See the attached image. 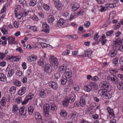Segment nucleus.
Here are the masks:
<instances>
[{"mask_svg":"<svg viewBox=\"0 0 123 123\" xmlns=\"http://www.w3.org/2000/svg\"><path fill=\"white\" fill-rule=\"evenodd\" d=\"M113 31H110L107 32L106 33V35L108 36H110L113 32Z\"/></svg>","mask_w":123,"mask_h":123,"instance_id":"obj_59","label":"nucleus"},{"mask_svg":"<svg viewBox=\"0 0 123 123\" xmlns=\"http://www.w3.org/2000/svg\"><path fill=\"white\" fill-rule=\"evenodd\" d=\"M18 107L17 105L15 104L13 105L12 112L13 113H15L18 112Z\"/></svg>","mask_w":123,"mask_h":123,"instance_id":"obj_19","label":"nucleus"},{"mask_svg":"<svg viewBox=\"0 0 123 123\" xmlns=\"http://www.w3.org/2000/svg\"><path fill=\"white\" fill-rule=\"evenodd\" d=\"M50 109L53 111H56L57 109L56 105L54 103H50L49 104Z\"/></svg>","mask_w":123,"mask_h":123,"instance_id":"obj_12","label":"nucleus"},{"mask_svg":"<svg viewBox=\"0 0 123 123\" xmlns=\"http://www.w3.org/2000/svg\"><path fill=\"white\" fill-rule=\"evenodd\" d=\"M95 35H96L94 38V40L95 41H97L98 40V38L99 37V36H98V34H95Z\"/></svg>","mask_w":123,"mask_h":123,"instance_id":"obj_61","label":"nucleus"},{"mask_svg":"<svg viewBox=\"0 0 123 123\" xmlns=\"http://www.w3.org/2000/svg\"><path fill=\"white\" fill-rule=\"evenodd\" d=\"M6 64L5 62L3 61L0 63V65L2 67H4L6 65Z\"/></svg>","mask_w":123,"mask_h":123,"instance_id":"obj_58","label":"nucleus"},{"mask_svg":"<svg viewBox=\"0 0 123 123\" xmlns=\"http://www.w3.org/2000/svg\"><path fill=\"white\" fill-rule=\"evenodd\" d=\"M84 87V89L87 92H90L92 90V88L90 84L89 85H85Z\"/></svg>","mask_w":123,"mask_h":123,"instance_id":"obj_24","label":"nucleus"},{"mask_svg":"<svg viewBox=\"0 0 123 123\" xmlns=\"http://www.w3.org/2000/svg\"><path fill=\"white\" fill-rule=\"evenodd\" d=\"M101 44L102 45H104L106 43L107 41L106 39H101Z\"/></svg>","mask_w":123,"mask_h":123,"instance_id":"obj_62","label":"nucleus"},{"mask_svg":"<svg viewBox=\"0 0 123 123\" xmlns=\"http://www.w3.org/2000/svg\"><path fill=\"white\" fill-rule=\"evenodd\" d=\"M68 65L64 64H63L62 66L60 67L58 69V71L61 73H64L65 71L66 68H67Z\"/></svg>","mask_w":123,"mask_h":123,"instance_id":"obj_10","label":"nucleus"},{"mask_svg":"<svg viewBox=\"0 0 123 123\" xmlns=\"http://www.w3.org/2000/svg\"><path fill=\"white\" fill-rule=\"evenodd\" d=\"M55 6L59 10H61L62 7V4L60 2L55 3Z\"/></svg>","mask_w":123,"mask_h":123,"instance_id":"obj_26","label":"nucleus"},{"mask_svg":"<svg viewBox=\"0 0 123 123\" xmlns=\"http://www.w3.org/2000/svg\"><path fill=\"white\" fill-rule=\"evenodd\" d=\"M65 22V21L62 18H61L58 21L57 25L58 26H62V27H64L63 26V24Z\"/></svg>","mask_w":123,"mask_h":123,"instance_id":"obj_15","label":"nucleus"},{"mask_svg":"<svg viewBox=\"0 0 123 123\" xmlns=\"http://www.w3.org/2000/svg\"><path fill=\"white\" fill-rule=\"evenodd\" d=\"M27 79L25 77H24L22 79V82L24 83H25L27 82Z\"/></svg>","mask_w":123,"mask_h":123,"instance_id":"obj_63","label":"nucleus"},{"mask_svg":"<svg viewBox=\"0 0 123 123\" xmlns=\"http://www.w3.org/2000/svg\"><path fill=\"white\" fill-rule=\"evenodd\" d=\"M107 7H102V8L100 9V10L101 12H102L103 11H106V10L107 9Z\"/></svg>","mask_w":123,"mask_h":123,"instance_id":"obj_57","label":"nucleus"},{"mask_svg":"<svg viewBox=\"0 0 123 123\" xmlns=\"http://www.w3.org/2000/svg\"><path fill=\"white\" fill-rule=\"evenodd\" d=\"M110 86V84L105 81H103L101 82L100 85V87L104 89H106L107 92L110 91V89H109V86Z\"/></svg>","mask_w":123,"mask_h":123,"instance_id":"obj_3","label":"nucleus"},{"mask_svg":"<svg viewBox=\"0 0 123 123\" xmlns=\"http://www.w3.org/2000/svg\"><path fill=\"white\" fill-rule=\"evenodd\" d=\"M35 117L36 120L38 122H41L42 119L41 116L38 113H36L35 114Z\"/></svg>","mask_w":123,"mask_h":123,"instance_id":"obj_14","label":"nucleus"},{"mask_svg":"<svg viewBox=\"0 0 123 123\" xmlns=\"http://www.w3.org/2000/svg\"><path fill=\"white\" fill-rule=\"evenodd\" d=\"M12 59L15 61H18L19 60V59L18 57H16L15 56L11 57L10 58L8 59L9 60H10Z\"/></svg>","mask_w":123,"mask_h":123,"instance_id":"obj_46","label":"nucleus"},{"mask_svg":"<svg viewBox=\"0 0 123 123\" xmlns=\"http://www.w3.org/2000/svg\"><path fill=\"white\" fill-rule=\"evenodd\" d=\"M49 86L54 90H56L58 88L57 84L56 82L53 81H50L49 83Z\"/></svg>","mask_w":123,"mask_h":123,"instance_id":"obj_8","label":"nucleus"},{"mask_svg":"<svg viewBox=\"0 0 123 123\" xmlns=\"http://www.w3.org/2000/svg\"><path fill=\"white\" fill-rule=\"evenodd\" d=\"M31 99L28 98H25L24 101H22V104L24 105L26 104L28 102L29 100Z\"/></svg>","mask_w":123,"mask_h":123,"instance_id":"obj_43","label":"nucleus"},{"mask_svg":"<svg viewBox=\"0 0 123 123\" xmlns=\"http://www.w3.org/2000/svg\"><path fill=\"white\" fill-rule=\"evenodd\" d=\"M118 84V85H117V88L119 90H123V83L122 82L121 83L119 82Z\"/></svg>","mask_w":123,"mask_h":123,"instance_id":"obj_40","label":"nucleus"},{"mask_svg":"<svg viewBox=\"0 0 123 123\" xmlns=\"http://www.w3.org/2000/svg\"><path fill=\"white\" fill-rule=\"evenodd\" d=\"M64 74L66 75L65 76H67L68 78H70L71 77L72 72L71 70L69 69H67L66 68L64 72Z\"/></svg>","mask_w":123,"mask_h":123,"instance_id":"obj_11","label":"nucleus"},{"mask_svg":"<svg viewBox=\"0 0 123 123\" xmlns=\"http://www.w3.org/2000/svg\"><path fill=\"white\" fill-rule=\"evenodd\" d=\"M44 71L48 73H50L52 71V67L50 64H46L44 68Z\"/></svg>","mask_w":123,"mask_h":123,"instance_id":"obj_6","label":"nucleus"},{"mask_svg":"<svg viewBox=\"0 0 123 123\" xmlns=\"http://www.w3.org/2000/svg\"><path fill=\"white\" fill-rule=\"evenodd\" d=\"M43 60H42V61L40 60L38 61V64L40 66L42 67H44L43 63Z\"/></svg>","mask_w":123,"mask_h":123,"instance_id":"obj_54","label":"nucleus"},{"mask_svg":"<svg viewBox=\"0 0 123 123\" xmlns=\"http://www.w3.org/2000/svg\"><path fill=\"white\" fill-rule=\"evenodd\" d=\"M42 27L43 28V29H45L47 28H49V26L47 24H43L42 25Z\"/></svg>","mask_w":123,"mask_h":123,"instance_id":"obj_49","label":"nucleus"},{"mask_svg":"<svg viewBox=\"0 0 123 123\" xmlns=\"http://www.w3.org/2000/svg\"><path fill=\"white\" fill-rule=\"evenodd\" d=\"M40 97L43 98H45L46 97V94L44 92V91H41L40 94Z\"/></svg>","mask_w":123,"mask_h":123,"instance_id":"obj_41","label":"nucleus"},{"mask_svg":"<svg viewBox=\"0 0 123 123\" xmlns=\"http://www.w3.org/2000/svg\"><path fill=\"white\" fill-rule=\"evenodd\" d=\"M108 7L109 8H113L114 7V6L113 5V4H109L108 5Z\"/></svg>","mask_w":123,"mask_h":123,"instance_id":"obj_60","label":"nucleus"},{"mask_svg":"<svg viewBox=\"0 0 123 123\" xmlns=\"http://www.w3.org/2000/svg\"><path fill=\"white\" fill-rule=\"evenodd\" d=\"M43 8L46 11H48L50 9V7L49 6L45 4H44L43 6Z\"/></svg>","mask_w":123,"mask_h":123,"instance_id":"obj_44","label":"nucleus"},{"mask_svg":"<svg viewBox=\"0 0 123 123\" xmlns=\"http://www.w3.org/2000/svg\"><path fill=\"white\" fill-rule=\"evenodd\" d=\"M19 2L24 7H25L27 6V4L26 1L24 0H19Z\"/></svg>","mask_w":123,"mask_h":123,"instance_id":"obj_28","label":"nucleus"},{"mask_svg":"<svg viewBox=\"0 0 123 123\" xmlns=\"http://www.w3.org/2000/svg\"><path fill=\"white\" fill-rule=\"evenodd\" d=\"M6 80L5 75L3 73H0V80L2 81H5Z\"/></svg>","mask_w":123,"mask_h":123,"instance_id":"obj_22","label":"nucleus"},{"mask_svg":"<svg viewBox=\"0 0 123 123\" xmlns=\"http://www.w3.org/2000/svg\"><path fill=\"white\" fill-rule=\"evenodd\" d=\"M40 44L43 48H45L47 46V44L45 43L40 42Z\"/></svg>","mask_w":123,"mask_h":123,"instance_id":"obj_50","label":"nucleus"},{"mask_svg":"<svg viewBox=\"0 0 123 123\" xmlns=\"http://www.w3.org/2000/svg\"><path fill=\"white\" fill-rule=\"evenodd\" d=\"M28 109L29 114L30 115H31L32 113L34 110L33 107L32 106H29L28 107Z\"/></svg>","mask_w":123,"mask_h":123,"instance_id":"obj_31","label":"nucleus"},{"mask_svg":"<svg viewBox=\"0 0 123 123\" xmlns=\"http://www.w3.org/2000/svg\"><path fill=\"white\" fill-rule=\"evenodd\" d=\"M107 110L109 112V115L111 116V117H112L113 118H115V115L113 110L112 109H111L110 108H108Z\"/></svg>","mask_w":123,"mask_h":123,"instance_id":"obj_13","label":"nucleus"},{"mask_svg":"<svg viewBox=\"0 0 123 123\" xmlns=\"http://www.w3.org/2000/svg\"><path fill=\"white\" fill-rule=\"evenodd\" d=\"M99 4H102L105 2V0H96Z\"/></svg>","mask_w":123,"mask_h":123,"instance_id":"obj_56","label":"nucleus"},{"mask_svg":"<svg viewBox=\"0 0 123 123\" xmlns=\"http://www.w3.org/2000/svg\"><path fill=\"white\" fill-rule=\"evenodd\" d=\"M75 96L74 94L73 95H71L70 96L69 98L67 99L69 101V102L70 103H71L74 102L75 100Z\"/></svg>","mask_w":123,"mask_h":123,"instance_id":"obj_20","label":"nucleus"},{"mask_svg":"<svg viewBox=\"0 0 123 123\" xmlns=\"http://www.w3.org/2000/svg\"><path fill=\"white\" fill-rule=\"evenodd\" d=\"M25 107L23 106L19 109H18V113H19V116L25 115L26 113V110L24 111Z\"/></svg>","mask_w":123,"mask_h":123,"instance_id":"obj_9","label":"nucleus"},{"mask_svg":"<svg viewBox=\"0 0 123 123\" xmlns=\"http://www.w3.org/2000/svg\"><path fill=\"white\" fill-rule=\"evenodd\" d=\"M7 39L9 43H13L15 41V38L12 37H8Z\"/></svg>","mask_w":123,"mask_h":123,"instance_id":"obj_36","label":"nucleus"},{"mask_svg":"<svg viewBox=\"0 0 123 123\" xmlns=\"http://www.w3.org/2000/svg\"><path fill=\"white\" fill-rule=\"evenodd\" d=\"M80 7L79 5L77 3H75L73 4V6H72V10L74 11L77 10Z\"/></svg>","mask_w":123,"mask_h":123,"instance_id":"obj_16","label":"nucleus"},{"mask_svg":"<svg viewBox=\"0 0 123 123\" xmlns=\"http://www.w3.org/2000/svg\"><path fill=\"white\" fill-rule=\"evenodd\" d=\"M86 53H87V56L89 57V58H91V55L92 52H91L89 51H86Z\"/></svg>","mask_w":123,"mask_h":123,"instance_id":"obj_47","label":"nucleus"},{"mask_svg":"<svg viewBox=\"0 0 123 123\" xmlns=\"http://www.w3.org/2000/svg\"><path fill=\"white\" fill-rule=\"evenodd\" d=\"M107 79L109 80H110L114 84H118L119 82L118 79L113 74H110L109 76L107 77Z\"/></svg>","mask_w":123,"mask_h":123,"instance_id":"obj_2","label":"nucleus"},{"mask_svg":"<svg viewBox=\"0 0 123 123\" xmlns=\"http://www.w3.org/2000/svg\"><path fill=\"white\" fill-rule=\"evenodd\" d=\"M70 52V51L68 49H67L62 53L63 55H66L69 54Z\"/></svg>","mask_w":123,"mask_h":123,"instance_id":"obj_45","label":"nucleus"},{"mask_svg":"<svg viewBox=\"0 0 123 123\" xmlns=\"http://www.w3.org/2000/svg\"><path fill=\"white\" fill-rule=\"evenodd\" d=\"M92 79L95 81H96L98 80V77L97 76H95L93 77L92 78Z\"/></svg>","mask_w":123,"mask_h":123,"instance_id":"obj_64","label":"nucleus"},{"mask_svg":"<svg viewBox=\"0 0 123 123\" xmlns=\"http://www.w3.org/2000/svg\"><path fill=\"white\" fill-rule=\"evenodd\" d=\"M0 30L4 35H5L7 33V31L6 28L2 27L0 28Z\"/></svg>","mask_w":123,"mask_h":123,"instance_id":"obj_38","label":"nucleus"},{"mask_svg":"<svg viewBox=\"0 0 123 123\" xmlns=\"http://www.w3.org/2000/svg\"><path fill=\"white\" fill-rule=\"evenodd\" d=\"M54 20V17L52 15H50L48 17V22L50 23H52Z\"/></svg>","mask_w":123,"mask_h":123,"instance_id":"obj_27","label":"nucleus"},{"mask_svg":"<svg viewBox=\"0 0 123 123\" xmlns=\"http://www.w3.org/2000/svg\"><path fill=\"white\" fill-rule=\"evenodd\" d=\"M69 103H70L69 102L68 100L67 99H66L64 100L62 104L64 107H67L68 106Z\"/></svg>","mask_w":123,"mask_h":123,"instance_id":"obj_29","label":"nucleus"},{"mask_svg":"<svg viewBox=\"0 0 123 123\" xmlns=\"http://www.w3.org/2000/svg\"><path fill=\"white\" fill-rule=\"evenodd\" d=\"M117 51L114 49H112L110 51L109 53V55H110L111 57H113L117 54Z\"/></svg>","mask_w":123,"mask_h":123,"instance_id":"obj_17","label":"nucleus"},{"mask_svg":"<svg viewBox=\"0 0 123 123\" xmlns=\"http://www.w3.org/2000/svg\"><path fill=\"white\" fill-rule=\"evenodd\" d=\"M6 101V99L5 98H3L0 102L1 105L3 106H4L5 104Z\"/></svg>","mask_w":123,"mask_h":123,"instance_id":"obj_35","label":"nucleus"},{"mask_svg":"<svg viewBox=\"0 0 123 123\" xmlns=\"http://www.w3.org/2000/svg\"><path fill=\"white\" fill-rule=\"evenodd\" d=\"M67 81V80L66 76H63L62 78L61 79L62 84L63 85H64L66 84Z\"/></svg>","mask_w":123,"mask_h":123,"instance_id":"obj_23","label":"nucleus"},{"mask_svg":"<svg viewBox=\"0 0 123 123\" xmlns=\"http://www.w3.org/2000/svg\"><path fill=\"white\" fill-rule=\"evenodd\" d=\"M61 75V74L57 72L55 75V76L56 79H58L60 77Z\"/></svg>","mask_w":123,"mask_h":123,"instance_id":"obj_52","label":"nucleus"},{"mask_svg":"<svg viewBox=\"0 0 123 123\" xmlns=\"http://www.w3.org/2000/svg\"><path fill=\"white\" fill-rule=\"evenodd\" d=\"M113 63H114L115 66H118V58L117 57H115L113 60Z\"/></svg>","mask_w":123,"mask_h":123,"instance_id":"obj_39","label":"nucleus"},{"mask_svg":"<svg viewBox=\"0 0 123 123\" xmlns=\"http://www.w3.org/2000/svg\"><path fill=\"white\" fill-rule=\"evenodd\" d=\"M49 61L52 64V66H54L55 68H57L58 63L56 58L54 56H52L50 58Z\"/></svg>","mask_w":123,"mask_h":123,"instance_id":"obj_4","label":"nucleus"},{"mask_svg":"<svg viewBox=\"0 0 123 123\" xmlns=\"http://www.w3.org/2000/svg\"><path fill=\"white\" fill-rule=\"evenodd\" d=\"M49 109H50L49 104L44 106L43 107V113L45 117H47L49 115Z\"/></svg>","mask_w":123,"mask_h":123,"instance_id":"obj_5","label":"nucleus"},{"mask_svg":"<svg viewBox=\"0 0 123 123\" xmlns=\"http://www.w3.org/2000/svg\"><path fill=\"white\" fill-rule=\"evenodd\" d=\"M37 3V0H31L30 3V5L31 6H34Z\"/></svg>","mask_w":123,"mask_h":123,"instance_id":"obj_37","label":"nucleus"},{"mask_svg":"<svg viewBox=\"0 0 123 123\" xmlns=\"http://www.w3.org/2000/svg\"><path fill=\"white\" fill-rule=\"evenodd\" d=\"M113 43L115 45H120L118 49L121 51H123V40L120 39L119 38L116 39L115 41L113 42Z\"/></svg>","mask_w":123,"mask_h":123,"instance_id":"obj_1","label":"nucleus"},{"mask_svg":"<svg viewBox=\"0 0 123 123\" xmlns=\"http://www.w3.org/2000/svg\"><path fill=\"white\" fill-rule=\"evenodd\" d=\"M8 53V52L6 50V51L5 53H4L3 52H0V59H3L5 57V55L7 54Z\"/></svg>","mask_w":123,"mask_h":123,"instance_id":"obj_33","label":"nucleus"},{"mask_svg":"<svg viewBox=\"0 0 123 123\" xmlns=\"http://www.w3.org/2000/svg\"><path fill=\"white\" fill-rule=\"evenodd\" d=\"M26 90L25 87H23L21 90L19 91L18 94L19 95H22L25 93Z\"/></svg>","mask_w":123,"mask_h":123,"instance_id":"obj_25","label":"nucleus"},{"mask_svg":"<svg viewBox=\"0 0 123 123\" xmlns=\"http://www.w3.org/2000/svg\"><path fill=\"white\" fill-rule=\"evenodd\" d=\"M80 104L82 107L86 105V102L84 98L82 96L80 97Z\"/></svg>","mask_w":123,"mask_h":123,"instance_id":"obj_18","label":"nucleus"},{"mask_svg":"<svg viewBox=\"0 0 123 123\" xmlns=\"http://www.w3.org/2000/svg\"><path fill=\"white\" fill-rule=\"evenodd\" d=\"M61 116L63 117H65L67 116V113L64 110H62L60 113Z\"/></svg>","mask_w":123,"mask_h":123,"instance_id":"obj_42","label":"nucleus"},{"mask_svg":"<svg viewBox=\"0 0 123 123\" xmlns=\"http://www.w3.org/2000/svg\"><path fill=\"white\" fill-rule=\"evenodd\" d=\"M14 70L13 69H11L8 72L7 76L8 77H11L14 73Z\"/></svg>","mask_w":123,"mask_h":123,"instance_id":"obj_30","label":"nucleus"},{"mask_svg":"<svg viewBox=\"0 0 123 123\" xmlns=\"http://www.w3.org/2000/svg\"><path fill=\"white\" fill-rule=\"evenodd\" d=\"M16 90V87H15L12 86L10 88L9 91L11 93H13L15 92Z\"/></svg>","mask_w":123,"mask_h":123,"instance_id":"obj_34","label":"nucleus"},{"mask_svg":"<svg viewBox=\"0 0 123 123\" xmlns=\"http://www.w3.org/2000/svg\"><path fill=\"white\" fill-rule=\"evenodd\" d=\"M107 92L106 89H103L99 90L98 91V93L102 97L105 96L106 97H108V95L107 94Z\"/></svg>","mask_w":123,"mask_h":123,"instance_id":"obj_7","label":"nucleus"},{"mask_svg":"<svg viewBox=\"0 0 123 123\" xmlns=\"http://www.w3.org/2000/svg\"><path fill=\"white\" fill-rule=\"evenodd\" d=\"M96 105V104L94 102H93L90 105V109H92Z\"/></svg>","mask_w":123,"mask_h":123,"instance_id":"obj_53","label":"nucleus"},{"mask_svg":"<svg viewBox=\"0 0 123 123\" xmlns=\"http://www.w3.org/2000/svg\"><path fill=\"white\" fill-rule=\"evenodd\" d=\"M16 102L18 103H22V98L20 97H18L17 99Z\"/></svg>","mask_w":123,"mask_h":123,"instance_id":"obj_51","label":"nucleus"},{"mask_svg":"<svg viewBox=\"0 0 123 123\" xmlns=\"http://www.w3.org/2000/svg\"><path fill=\"white\" fill-rule=\"evenodd\" d=\"M13 83L15 85L18 86H20L21 85V82L18 80H14Z\"/></svg>","mask_w":123,"mask_h":123,"instance_id":"obj_32","label":"nucleus"},{"mask_svg":"<svg viewBox=\"0 0 123 123\" xmlns=\"http://www.w3.org/2000/svg\"><path fill=\"white\" fill-rule=\"evenodd\" d=\"M16 50L18 51L20 53H22L23 52V50H22V49L21 47H18L16 49Z\"/></svg>","mask_w":123,"mask_h":123,"instance_id":"obj_55","label":"nucleus"},{"mask_svg":"<svg viewBox=\"0 0 123 123\" xmlns=\"http://www.w3.org/2000/svg\"><path fill=\"white\" fill-rule=\"evenodd\" d=\"M22 74V72L20 70H18L16 73V74L19 76H21Z\"/></svg>","mask_w":123,"mask_h":123,"instance_id":"obj_48","label":"nucleus"},{"mask_svg":"<svg viewBox=\"0 0 123 123\" xmlns=\"http://www.w3.org/2000/svg\"><path fill=\"white\" fill-rule=\"evenodd\" d=\"M90 85L92 89L95 90L98 89V87L97 84L94 82H92L90 84Z\"/></svg>","mask_w":123,"mask_h":123,"instance_id":"obj_21","label":"nucleus"}]
</instances>
